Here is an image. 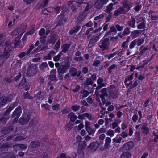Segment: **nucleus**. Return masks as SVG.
<instances>
[{"label":"nucleus","instance_id":"1","mask_svg":"<svg viewBox=\"0 0 158 158\" xmlns=\"http://www.w3.org/2000/svg\"><path fill=\"white\" fill-rule=\"evenodd\" d=\"M121 3L122 6L115 11L114 15L117 16L127 13L133 6V3L128 0H123Z\"/></svg>","mask_w":158,"mask_h":158},{"label":"nucleus","instance_id":"2","mask_svg":"<svg viewBox=\"0 0 158 158\" xmlns=\"http://www.w3.org/2000/svg\"><path fill=\"white\" fill-rule=\"evenodd\" d=\"M110 42L109 39L108 38L102 39L98 43V46L102 51L108 50Z\"/></svg>","mask_w":158,"mask_h":158},{"label":"nucleus","instance_id":"3","mask_svg":"<svg viewBox=\"0 0 158 158\" xmlns=\"http://www.w3.org/2000/svg\"><path fill=\"white\" fill-rule=\"evenodd\" d=\"M103 144L102 141L96 140L95 142L91 143L88 146V147L92 151L94 152L97 148L102 147L101 146H102Z\"/></svg>","mask_w":158,"mask_h":158},{"label":"nucleus","instance_id":"4","mask_svg":"<svg viewBox=\"0 0 158 158\" xmlns=\"http://www.w3.org/2000/svg\"><path fill=\"white\" fill-rule=\"evenodd\" d=\"M22 113V109L20 107H18L16 108L12 114L11 115V117L13 118L15 117L13 121L14 123H16L18 120L19 118L20 115Z\"/></svg>","mask_w":158,"mask_h":158},{"label":"nucleus","instance_id":"5","mask_svg":"<svg viewBox=\"0 0 158 158\" xmlns=\"http://www.w3.org/2000/svg\"><path fill=\"white\" fill-rule=\"evenodd\" d=\"M30 116L27 113H23L19 119L18 122L21 125H24L27 124L30 119Z\"/></svg>","mask_w":158,"mask_h":158},{"label":"nucleus","instance_id":"6","mask_svg":"<svg viewBox=\"0 0 158 158\" xmlns=\"http://www.w3.org/2000/svg\"><path fill=\"white\" fill-rule=\"evenodd\" d=\"M38 72L37 66L35 64H32L29 67L27 72L28 76H32L36 74Z\"/></svg>","mask_w":158,"mask_h":158},{"label":"nucleus","instance_id":"7","mask_svg":"<svg viewBox=\"0 0 158 158\" xmlns=\"http://www.w3.org/2000/svg\"><path fill=\"white\" fill-rule=\"evenodd\" d=\"M10 113L6 110V112L0 114V123L2 124L6 123V121L9 118V114Z\"/></svg>","mask_w":158,"mask_h":158},{"label":"nucleus","instance_id":"8","mask_svg":"<svg viewBox=\"0 0 158 158\" xmlns=\"http://www.w3.org/2000/svg\"><path fill=\"white\" fill-rule=\"evenodd\" d=\"M133 147V143L131 142H129L124 144L120 148V150L122 152L128 151L131 150Z\"/></svg>","mask_w":158,"mask_h":158},{"label":"nucleus","instance_id":"9","mask_svg":"<svg viewBox=\"0 0 158 158\" xmlns=\"http://www.w3.org/2000/svg\"><path fill=\"white\" fill-rule=\"evenodd\" d=\"M134 73H132L131 75L127 76L125 79L124 83L126 87H130L132 83V80L134 78Z\"/></svg>","mask_w":158,"mask_h":158},{"label":"nucleus","instance_id":"10","mask_svg":"<svg viewBox=\"0 0 158 158\" xmlns=\"http://www.w3.org/2000/svg\"><path fill=\"white\" fill-rule=\"evenodd\" d=\"M69 69V67L66 65H61L57 69L59 74H63L66 73Z\"/></svg>","mask_w":158,"mask_h":158},{"label":"nucleus","instance_id":"11","mask_svg":"<svg viewBox=\"0 0 158 158\" xmlns=\"http://www.w3.org/2000/svg\"><path fill=\"white\" fill-rule=\"evenodd\" d=\"M108 91H107V89L106 88H104L101 90L102 94L100 95V97L102 99V101L103 105L106 102L104 97H109V94H108Z\"/></svg>","mask_w":158,"mask_h":158},{"label":"nucleus","instance_id":"12","mask_svg":"<svg viewBox=\"0 0 158 158\" xmlns=\"http://www.w3.org/2000/svg\"><path fill=\"white\" fill-rule=\"evenodd\" d=\"M111 139L110 137H106L105 139V143L104 147H101L100 150L104 151L106 149H108L110 147V144Z\"/></svg>","mask_w":158,"mask_h":158},{"label":"nucleus","instance_id":"13","mask_svg":"<svg viewBox=\"0 0 158 158\" xmlns=\"http://www.w3.org/2000/svg\"><path fill=\"white\" fill-rule=\"evenodd\" d=\"M108 92L109 93V98L114 99L117 97V92L115 88L109 89H108Z\"/></svg>","mask_w":158,"mask_h":158},{"label":"nucleus","instance_id":"14","mask_svg":"<svg viewBox=\"0 0 158 158\" xmlns=\"http://www.w3.org/2000/svg\"><path fill=\"white\" fill-rule=\"evenodd\" d=\"M146 21L143 18H140L137 19V23L138 24L137 26V28L141 29L145 28V27Z\"/></svg>","mask_w":158,"mask_h":158},{"label":"nucleus","instance_id":"15","mask_svg":"<svg viewBox=\"0 0 158 158\" xmlns=\"http://www.w3.org/2000/svg\"><path fill=\"white\" fill-rule=\"evenodd\" d=\"M69 73L71 76L74 77L77 76L79 77L81 72V71H77V69L74 67H71L69 69Z\"/></svg>","mask_w":158,"mask_h":158},{"label":"nucleus","instance_id":"16","mask_svg":"<svg viewBox=\"0 0 158 158\" xmlns=\"http://www.w3.org/2000/svg\"><path fill=\"white\" fill-rule=\"evenodd\" d=\"M99 39V36L94 35L93 36L90 40L89 43V46L91 47L94 46V44L97 41H98Z\"/></svg>","mask_w":158,"mask_h":158},{"label":"nucleus","instance_id":"17","mask_svg":"<svg viewBox=\"0 0 158 158\" xmlns=\"http://www.w3.org/2000/svg\"><path fill=\"white\" fill-rule=\"evenodd\" d=\"M6 47L5 48L4 52H7L9 54V52L11 51L13 48L14 44L13 43H11L9 42H7L5 44Z\"/></svg>","mask_w":158,"mask_h":158},{"label":"nucleus","instance_id":"18","mask_svg":"<svg viewBox=\"0 0 158 158\" xmlns=\"http://www.w3.org/2000/svg\"><path fill=\"white\" fill-rule=\"evenodd\" d=\"M46 96V92L44 91H42L37 93L35 94V97L37 99L42 100L45 98Z\"/></svg>","mask_w":158,"mask_h":158},{"label":"nucleus","instance_id":"19","mask_svg":"<svg viewBox=\"0 0 158 158\" xmlns=\"http://www.w3.org/2000/svg\"><path fill=\"white\" fill-rule=\"evenodd\" d=\"M9 56L10 54L7 52L3 53L2 54L0 55V66L2 65Z\"/></svg>","mask_w":158,"mask_h":158},{"label":"nucleus","instance_id":"20","mask_svg":"<svg viewBox=\"0 0 158 158\" xmlns=\"http://www.w3.org/2000/svg\"><path fill=\"white\" fill-rule=\"evenodd\" d=\"M108 2V0H97L96 2V7L98 9H102L103 5L106 4Z\"/></svg>","mask_w":158,"mask_h":158},{"label":"nucleus","instance_id":"21","mask_svg":"<svg viewBox=\"0 0 158 158\" xmlns=\"http://www.w3.org/2000/svg\"><path fill=\"white\" fill-rule=\"evenodd\" d=\"M86 146V145L84 142L80 141L78 147L77 152L79 153L82 152Z\"/></svg>","mask_w":158,"mask_h":158},{"label":"nucleus","instance_id":"22","mask_svg":"<svg viewBox=\"0 0 158 158\" xmlns=\"http://www.w3.org/2000/svg\"><path fill=\"white\" fill-rule=\"evenodd\" d=\"M143 32V31L140 30L133 31L131 33V36L132 38L134 39L138 37Z\"/></svg>","mask_w":158,"mask_h":158},{"label":"nucleus","instance_id":"23","mask_svg":"<svg viewBox=\"0 0 158 158\" xmlns=\"http://www.w3.org/2000/svg\"><path fill=\"white\" fill-rule=\"evenodd\" d=\"M40 69L44 72L49 69L48 64L46 62L42 63L39 66Z\"/></svg>","mask_w":158,"mask_h":158},{"label":"nucleus","instance_id":"24","mask_svg":"<svg viewBox=\"0 0 158 158\" xmlns=\"http://www.w3.org/2000/svg\"><path fill=\"white\" fill-rule=\"evenodd\" d=\"M142 129L143 130V133L145 135L148 134L149 132V130L146 123H144L142 126Z\"/></svg>","mask_w":158,"mask_h":158},{"label":"nucleus","instance_id":"25","mask_svg":"<svg viewBox=\"0 0 158 158\" xmlns=\"http://www.w3.org/2000/svg\"><path fill=\"white\" fill-rule=\"evenodd\" d=\"M117 32V31L115 27L114 26H112L110 27V30L106 34L105 36H108L110 35L112 33H116Z\"/></svg>","mask_w":158,"mask_h":158},{"label":"nucleus","instance_id":"26","mask_svg":"<svg viewBox=\"0 0 158 158\" xmlns=\"http://www.w3.org/2000/svg\"><path fill=\"white\" fill-rule=\"evenodd\" d=\"M70 46V44H64L61 47L62 50L60 52H61L62 53V52H63L64 53H66L68 49L69 48Z\"/></svg>","mask_w":158,"mask_h":158},{"label":"nucleus","instance_id":"27","mask_svg":"<svg viewBox=\"0 0 158 158\" xmlns=\"http://www.w3.org/2000/svg\"><path fill=\"white\" fill-rule=\"evenodd\" d=\"M26 26V25L25 24H22L19 26L17 28L18 30H19V32H20V33H21L20 34V35L23 34L25 31Z\"/></svg>","mask_w":158,"mask_h":158},{"label":"nucleus","instance_id":"28","mask_svg":"<svg viewBox=\"0 0 158 158\" xmlns=\"http://www.w3.org/2000/svg\"><path fill=\"white\" fill-rule=\"evenodd\" d=\"M135 19L133 17H131V19L128 22L129 25L133 28L135 27Z\"/></svg>","mask_w":158,"mask_h":158},{"label":"nucleus","instance_id":"29","mask_svg":"<svg viewBox=\"0 0 158 158\" xmlns=\"http://www.w3.org/2000/svg\"><path fill=\"white\" fill-rule=\"evenodd\" d=\"M116 3H117V2H115L114 4L112 3H110L107 6L106 9L105 10V11L107 13H110L113 9V6L114 5H115Z\"/></svg>","mask_w":158,"mask_h":158},{"label":"nucleus","instance_id":"30","mask_svg":"<svg viewBox=\"0 0 158 158\" xmlns=\"http://www.w3.org/2000/svg\"><path fill=\"white\" fill-rule=\"evenodd\" d=\"M154 14V11H150L149 12L148 15L152 20H156L158 19V16H156Z\"/></svg>","mask_w":158,"mask_h":158},{"label":"nucleus","instance_id":"31","mask_svg":"<svg viewBox=\"0 0 158 158\" xmlns=\"http://www.w3.org/2000/svg\"><path fill=\"white\" fill-rule=\"evenodd\" d=\"M13 148L14 149L17 148L18 150L20 148L21 150H24L27 148L26 146L24 144H18L13 146Z\"/></svg>","mask_w":158,"mask_h":158},{"label":"nucleus","instance_id":"32","mask_svg":"<svg viewBox=\"0 0 158 158\" xmlns=\"http://www.w3.org/2000/svg\"><path fill=\"white\" fill-rule=\"evenodd\" d=\"M68 117L70 118V120L73 122L76 119L77 116L75 115V114L73 112L70 113L68 115Z\"/></svg>","mask_w":158,"mask_h":158},{"label":"nucleus","instance_id":"33","mask_svg":"<svg viewBox=\"0 0 158 158\" xmlns=\"http://www.w3.org/2000/svg\"><path fill=\"white\" fill-rule=\"evenodd\" d=\"M7 97L5 96L0 98V106H2L5 105L7 102Z\"/></svg>","mask_w":158,"mask_h":158},{"label":"nucleus","instance_id":"34","mask_svg":"<svg viewBox=\"0 0 158 158\" xmlns=\"http://www.w3.org/2000/svg\"><path fill=\"white\" fill-rule=\"evenodd\" d=\"M80 26H77L73 27L70 31L69 33L70 34H73L76 33L78 31L80 28Z\"/></svg>","mask_w":158,"mask_h":158},{"label":"nucleus","instance_id":"35","mask_svg":"<svg viewBox=\"0 0 158 158\" xmlns=\"http://www.w3.org/2000/svg\"><path fill=\"white\" fill-rule=\"evenodd\" d=\"M40 144L39 142L35 141L31 142L30 145L31 147L34 148L39 147Z\"/></svg>","mask_w":158,"mask_h":158},{"label":"nucleus","instance_id":"36","mask_svg":"<svg viewBox=\"0 0 158 158\" xmlns=\"http://www.w3.org/2000/svg\"><path fill=\"white\" fill-rule=\"evenodd\" d=\"M18 103L17 102H15L13 103L11 106H9L7 109V111L9 112H10V111L15 108L18 105Z\"/></svg>","mask_w":158,"mask_h":158},{"label":"nucleus","instance_id":"37","mask_svg":"<svg viewBox=\"0 0 158 158\" xmlns=\"http://www.w3.org/2000/svg\"><path fill=\"white\" fill-rule=\"evenodd\" d=\"M135 40L138 46H140L144 41V39L143 38H139Z\"/></svg>","mask_w":158,"mask_h":158},{"label":"nucleus","instance_id":"38","mask_svg":"<svg viewBox=\"0 0 158 158\" xmlns=\"http://www.w3.org/2000/svg\"><path fill=\"white\" fill-rule=\"evenodd\" d=\"M62 53L61 52H59L57 55L54 56L53 57V60L55 62L58 61L60 59L61 56L62 55Z\"/></svg>","mask_w":158,"mask_h":158},{"label":"nucleus","instance_id":"39","mask_svg":"<svg viewBox=\"0 0 158 158\" xmlns=\"http://www.w3.org/2000/svg\"><path fill=\"white\" fill-rule=\"evenodd\" d=\"M84 6H85V8L84 9V11L85 12L89 10L91 8V5H89L88 2H85L84 3Z\"/></svg>","mask_w":158,"mask_h":158},{"label":"nucleus","instance_id":"40","mask_svg":"<svg viewBox=\"0 0 158 158\" xmlns=\"http://www.w3.org/2000/svg\"><path fill=\"white\" fill-rule=\"evenodd\" d=\"M89 135H93L95 131V130L90 127L85 129Z\"/></svg>","mask_w":158,"mask_h":158},{"label":"nucleus","instance_id":"41","mask_svg":"<svg viewBox=\"0 0 158 158\" xmlns=\"http://www.w3.org/2000/svg\"><path fill=\"white\" fill-rule=\"evenodd\" d=\"M56 39L55 35H53L50 36V38L48 40V41L50 43H54L56 40Z\"/></svg>","mask_w":158,"mask_h":158},{"label":"nucleus","instance_id":"42","mask_svg":"<svg viewBox=\"0 0 158 158\" xmlns=\"http://www.w3.org/2000/svg\"><path fill=\"white\" fill-rule=\"evenodd\" d=\"M131 157L130 154L128 152H125L121 155L120 158H129Z\"/></svg>","mask_w":158,"mask_h":158},{"label":"nucleus","instance_id":"43","mask_svg":"<svg viewBox=\"0 0 158 158\" xmlns=\"http://www.w3.org/2000/svg\"><path fill=\"white\" fill-rule=\"evenodd\" d=\"M79 93L81 94H82V97L83 98L86 97L89 94V92L85 90H83L81 91Z\"/></svg>","mask_w":158,"mask_h":158},{"label":"nucleus","instance_id":"44","mask_svg":"<svg viewBox=\"0 0 158 158\" xmlns=\"http://www.w3.org/2000/svg\"><path fill=\"white\" fill-rule=\"evenodd\" d=\"M19 39V38L18 37H16L14 40L13 41V44H14V46L16 47L18 46L20 43Z\"/></svg>","mask_w":158,"mask_h":158},{"label":"nucleus","instance_id":"45","mask_svg":"<svg viewBox=\"0 0 158 158\" xmlns=\"http://www.w3.org/2000/svg\"><path fill=\"white\" fill-rule=\"evenodd\" d=\"M103 79L101 77H99L97 81V83L98 85H102V86H105L106 84L103 83Z\"/></svg>","mask_w":158,"mask_h":158},{"label":"nucleus","instance_id":"46","mask_svg":"<svg viewBox=\"0 0 158 158\" xmlns=\"http://www.w3.org/2000/svg\"><path fill=\"white\" fill-rule=\"evenodd\" d=\"M93 83V81L91 79L89 78H87L86 80V82L84 84L85 86L88 85H91Z\"/></svg>","mask_w":158,"mask_h":158},{"label":"nucleus","instance_id":"47","mask_svg":"<svg viewBox=\"0 0 158 158\" xmlns=\"http://www.w3.org/2000/svg\"><path fill=\"white\" fill-rule=\"evenodd\" d=\"M106 131L107 130L105 128H101L98 130L96 134L97 135H99V134H104L106 132Z\"/></svg>","mask_w":158,"mask_h":158},{"label":"nucleus","instance_id":"48","mask_svg":"<svg viewBox=\"0 0 158 158\" xmlns=\"http://www.w3.org/2000/svg\"><path fill=\"white\" fill-rule=\"evenodd\" d=\"M148 48L146 47H144L142 46L140 47V54L142 55L145 52L148 50Z\"/></svg>","mask_w":158,"mask_h":158},{"label":"nucleus","instance_id":"49","mask_svg":"<svg viewBox=\"0 0 158 158\" xmlns=\"http://www.w3.org/2000/svg\"><path fill=\"white\" fill-rule=\"evenodd\" d=\"M84 115L85 117L87 118L89 120H92L94 119V118L92 115L90 113H85Z\"/></svg>","mask_w":158,"mask_h":158},{"label":"nucleus","instance_id":"50","mask_svg":"<svg viewBox=\"0 0 158 158\" xmlns=\"http://www.w3.org/2000/svg\"><path fill=\"white\" fill-rule=\"evenodd\" d=\"M122 139L121 137H119L118 138L117 137L114 138L113 139V141L114 142L117 143H121Z\"/></svg>","mask_w":158,"mask_h":158},{"label":"nucleus","instance_id":"51","mask_svg":"<svg viewBox=\"0 0 158 158\" xmlns=\"http://www.w3.org/2000/svg\"><path fill=\"white\" fill-rule=\"evenodd\" d=\"M116 66V65L113 64L110 66L108 69L109 73L110 74H111L112 72V70L114 69Z\"/></svg>","mask_w":158,"mask_h":158},{"label":"nucleus","instance_id":"52","mask_svg":"<svg viewBox=\"0 0 158 158\" xmlns=\"http://www.w3.org/2000/svg\"><path fill=\"white\" fill-rule=\"evenodd\" d=\"M23 97L24 98H28L29 99H32L33 98L30 96L28 92H27L24 94Z\"/></svg>","mask_w":158,"mask_h":158},{"label":"nucleus","instance_id":"53","mask_svg":"<svg viewBox=\"0 0 158 158\" xmlns=\"http://www.w3.org/2000/svg\"><path fill=\"white\" fill-rule=\"evenodd\" d=\"M118 52L116 51L113 53L110 54L106 56V57H107L108 59L109 60L111 58L115 56L118 54Z\"/></svg>","mask_w":158,"mask_h":158},{"label":"nucleus","instance_id":"54","mask_svg":"<svg viewBox=\"0 0 158 158\" xmlns=\"http://www.w3.org/2000/svg\"><path fill=\"white\" fill-rule=\"evenodd\" d=\"M27 138L26 136L23 137V136H18L15 138L14 141H20L24 140L26 139Z\"/></svg>","mask_w":158,"mask_h":158},{"label":"nucleus","instance_id":"55","mask_svg":"<svg viewBox=\"0 0 158 158\" xmlns=\"http://www.w3.org/2000/svg\"><path fill=\"white\" fill-rule=\"evenodd\" d=\"M106 134L111 137H113L114 135V131L111 129L109 130L106 133Z\"/></svg>","mask_w":158,"mask_h":158},{"label":"nucleus","instance_id":"56","mask_svg":"<svg viewBox=\"0 0 158 158\" xmlns=\"http://www.w3.org/2000/svg\"><path fill=\"white\" fill-rule=\"evenodd\" d=\"M35 48V46H34V44H32L31 45H30L29 46V48L27 50L26 54L27 55H28L31 52L32 50Z\"/></svg>","mask_w":158,"mask_h":158},{"label":"nucleus","instance_id":"57","mask_svg":"<svg viewBox=\"0 0 158 158\" xmlns=\"http://www.w3.org/2000/svg\"><path fill=\"white\" fill-rule=\"evenodd\" d=\"M138 83L137 80H136L132 85H131L130 87L129 88V89H131L133 88L136 87L138 85Z\"/></svg>","mask_w":158,"mask_h":158},{"label":"nucleus","instance_id":"58","mask_svg":"<svg viewBox=\"0 0 158 158\" xmlns=\"http://www.w3.org/2000/svg\"><path fill=\"white\" fill-rule=\"evenodd\" d=\"M68 5L71 7L72 11H75L76 8L73 5V2L71 1H69L68 2Z\"/></svg>","mask_w":158,"mask_h":158},{"label":"nucleus","instance_id":"59","mask_svg":"<svg viewBox=\"0 0 158 158\" xmlns=\"http://www.w3.org/2000/svg\"><path fill=\"white\" fill-rule=\"evenodd\" d=\"M73 127L71 123H68L65 125V128L68 131H70L71 129Z\"/></svg>","mask_w":158,"mask_h":158},{"label":"nucleus","instance_id":"60","mask_svg":"<svg viewBox=\"0 0 158 158\" xmlns=\"http://www.w3.org/2000/svg\"><path fill=\"white\" fill-rule=\"evenodd\" d=\"M56 77L55 75L50 74L48 76V79L51 81H54L56 79Z\"/></svg>","mask_w":158,"mask_h":158},{"label":"nucleus","instance_id":"61","mask_svg":"<svg viewBox=\"0 0 158 158\" xmlns=\"http://www.w3.org/2000/svg\"><path fill=\"white\" fill-rule=\"evenodd\" d=\"M137 45V44L136 43V41L134 40L133 41H132L129 45V48L130 49H133L135 45Z\"/></svg>","mask_w":158,"mask_h":158},{"label":"nucleus","instance_id":"62","mask_svg":"<svg viewBox=\"0 0 158 158\" xmlns=\"http://www.w3.org/2000/svg\"><path fill=\"white\" fill-rule=\"evenodd\" d=\"M79 106L73 105L71 107V109L74 112L77 111L80 109Z\"/></svg>","mask_w":158,"mask_h":158},{"label":"nucleus","instance_id":"63","mask_svg":"<svg viewBox=\"0 0 158 158\" xmlns=\"http://www.w3.org/2000/svg\"><path fill=\"white\" fill-rule=\"evenodd\" d=\"M130 28L128 27H126L123 32V35H127L130 34Z\"/></svg>","mask_w":158,"mask_h":158},{"label":"nucleus","instance_id":"64","mask_svg":"<svg viewBox=\"0 0 158 158\" xmlns=\"http://www.w3.org/2000/svg\"><path fill=\"white\" fill-rule=\"evenodd\" d=\"M45 33V30L44 28H42L41 29L39 32V35L40 36H43Z\"/></svg>","mask_w":158,"mask_h":158}]
</instances>
